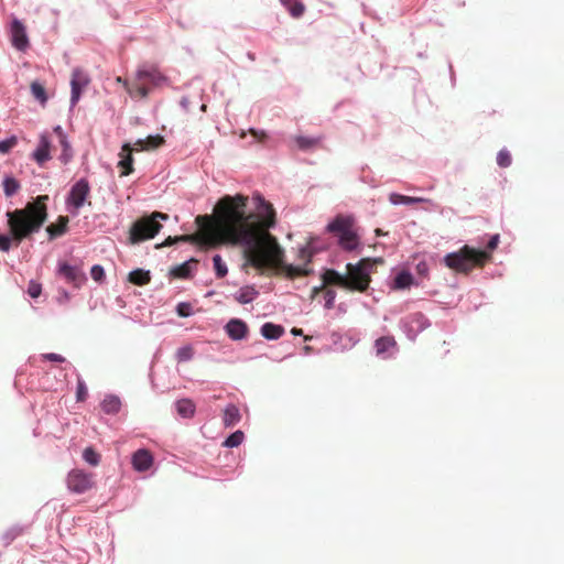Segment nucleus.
I'll return each instance as SVG.
<instances>
[{"label": "nucleus", "mask_w": 564, "mask_h": 564, "mask_svg": "<svg viewBox=\"0 0 564 564\" xmlns=\"http://www.w3.org/2000/svg\"><path fill=\"white\" fill-rule=\"evenodd\" d=\"M153 465V456L148 449H138L132 455V466L138 471H147Z\"/></svg>", "instance_id": "nucleus-16"}, {"label": "nucleus", "mask_w": 564, "mask_h": 564, "mask_svg": "<svg viewBox=\"0 0 564 564\" xmlns=\"http://www.w3.org/2000/svg\"><path fill=\"white\" fill-rule=\"evenodd\" d=\"M18 144V138L15 135L9 139L0 141V153H9Z\"/></svg>", "instance_id": "nucleus-36"}, {"label": "nucleus", "mask_w": 564, "mask_h": 564, "mask_svg": "<svg viewBox=\"0 0 564 564\" xmlns=\"http://www.w3.org/2000/svg\"><path fill=\"white\" fill-rule=\"evenodd\" d=\"M133 148L129 143H124L119 153L118 167L121 170L120 176H128L133 172Z\"/></svg>", "instance_id": "nucleus-14"}, {"label": "nucleus", "mask_w": 564, "mask_h": 564, "mask_svg": "<svg viewBox=\"0 0 564 564\" xmlns=\"http://www.w3.org/2000/svg\"><path fill=\"white\" fill-rule=\"evenodd\" d=\"M90 275L96 282H101L105 279V270L101 265L95 264L90 270Z\"/></svg>", "instance_id": "nucleus-41"}, {"label": "nucleus", "mask_w": 564, "mask_h": 564, "mask_svg": "<svg viewBox=\"0 0 564 564\" xmlns=\"http://www.w3.org/2000/svg\"><path fill=\"white\" fill-rule=\"evenodd\" d=\"M54 132L58 135L59 141L62 140L63 137H66L65 133L63 132V129L59 126L54 128Z\"/></svg>", "instance_id": "nucleus-50"}, {"label": "nucleus", "mask_w": 564, "mask_h": 564, "mask_svg": "<svg viewBox=\"0 0 564 564\" xmlns=\"http://www.w3.org/2000/svg\"><path fill=\"white\" fill-rule=\"evenodd\" d=\"M247 215H258L262 220L267 219V217H272V224L265 230L267 234L271 237L272 243L278 249L276 253L273 256L272 263L263 267H254L256 269L263 270L281 268L290 279L306 276L311 274L312 269L307 268V264L311 262L312 251L310 250L308 246L301 248L299 253L300 259L304 261V265L283 264V250L279 246L276 238L269 232V229L275 225V212L270 203L260 198L258 210L247 212Z\"/></svg>", "instance_id": "nucleus-3"}, {"label": "nucleus", "mask_w": 564, "mask_h": 564, "mask_svg": "<svg viewBox=\"0 0 564 564\" xmlns=\"http://www.w3.org/2000/svg\"><path fill=\"white\" fill-rule=\"evenodd\" d=\"M121 408V402L118 397L108 395L101 402V409L107 414H116Z\"/></svg>", "instance_id": "nucleus-23"}, {"label": "nucleus", "mask_w": 564, "mask_h": 564, "mask_svg": "<svg viewBox=\"0 0 564 564\" xmlns=\"http://www.w3.org/2000/svg\"><path fill=\"white\" fill-rule=\"evenodd\" d=\"M90 83L89 76L80 68H75L72 73L70 87H72V96L70 102L72 105H76L80 98L82 90L85 89Z\"/></svg>", "instance_id": "nucleus-11"}, {"label": "nucleus", "mask_w": 564, "mask_h": 564, "mask_svg": "<svg viewBox=\"0 0 564 564\" xmlns=\"http://www.w3.org/2000/svg\"><path fill=\"white\" fill-rule=\"evenodd\" d=\"M11 36L12 43L18 50L22 51L28 46L25 28L19 20H14L11 24Z\"/></svg>", "instance_id": "nucleus-17"}, {"label": "nucleus", "mask_w": 564, "mask_h": 564, "mask_svg": "<svg viewBox=\"0 0 564 564\" xmlns=\"http://www.w3.org/2000/svg\"><path fill=\"white\" fill-rule=\"evenodd\" d=\"M47 195H40L23 208L7 212L9 235L0 234V250L8 252L12 246L19 247L24 239L37 232L47 218Z\"/></svg>", "instance_id": "nucleus-2"}, {"label": "nucleus", "mask_w": 564, "mask_h": 564, "mask_svg": "<svg viewBox=\"0 0 564 564\" xmlns=\"http://www.w3.org/2000/svg\"><path fill=\"white\" fill-rule=\"evenodd\" d=\"M117 82H118L119 84H123V86L126 87V89H127V91L129 93V95H130V96H132V97H137V93H135V90H134V88H133V83H132V84H130L129 82L123 80L121 77H118V78H117Z\"/></svg>", "instance_id": "nucleus-47"}, {"label": "nucleus", "mask_w": 564, "mask_h": 564, "mask_svg": "<svg viewBox=\"0 0 564 564\" xmlns=\"http://www.w3.org/2000/svg\"><path fill=\"white\" fill-rule=\"evenodd\" d=\"M95 474L83 469H72L66 477V486L69 491L82 495L95 487Z\"/></svg>", "instance_id": "nucleus-9"}, {"label": "nucleus", "mask_w": 564, "mask_h": 564, "mask_svg": "<svg viewBox=\"0 0 564 564\" xmlns=\"http://www.w3.org/2000/svg\"><path fill=\"white\" fill-rule=\"evenodd\" d=\"M395 345H397V341H395L394 337L382 336V337L378 338L375 343L376 352H377V355H383L390 348L395 347Z\"/></svg>", "instance_id": "nucleus-24"}, {"label": "nucleus", "mask_w": 564, "mask_h": 564, "mask_svg": "<svg viewBox=\"0 0 564 564\" xmlns=\"http://www.w3.org/2000/svg\"><path fill=\"white\" fill-rule=\"evenodd\" d=\"M166 82V77L158 69L156 66H143L138 69L133 88L137 97L145 98L149 95V86L160 87Z\"/></svg>", "instance_id": "nucleus-8"}, {"label": "nucleus", "mask_w": 564, "mask_h": 564, "mask_svg": "<svg viewBox=\"0 0 564 564\" xmlns=\"http://www.w3.org/2000/svg\"><path fill=\"white\" fill-rule=\"evenodd\" d=\"M87 394H88V392H87V388H86L85 383L82 380H79L77 383V391H76L77 401H79V402L85 401L87 398Z\"/></svg>", "instance_id": "nucleus-43"}, {"label": "nucleus", "mask_w": 564, "mask_h": 564, "mask_svg": "<svg viewBox=\"0 0 564 564\" xmlns=\"http://www.w3.org/2000/svg\"><path fill=\"white\" fill-rule=\"evenodd\" d=\"M176 411L183 417H192L195 413V404L189 399H182L176 402Z\"/></svg>", "instance_id": "nucleus-25"}, {"label": "nucleus", "mask_w": 564, "mask_h": 564, "mask_svg": "<svg viewBox=\"0 0 564 564\" xmlns=\"http://www.w3.org/2000/svg\"><path fill=\"white\" fill-rule=\"evenodd\" d=\"M176 312L182 317H187L192 313V307L187 303H180L176 307Z\"/></svg>", "instance_id": "nucleus-45"}, {"label": "nucleus", "mask_w": 564, "mask_h": 564, "mask_svg": "<svg viewBox=\"0 0 564 564\" xmlns=\"http://www.w3.org/2000/svg\"><path fill=\"white\" fill-rule=\"evenodd\" d=\"M197 261L195 259H191L189 261H186L171 270L172 275L180 279H186L191 275V263H196Z\"/></svg>", "instance_id": "nucleus-27"}, {"label": "nucleus", "mask_w": 564, "mask_h": 564, "mask_svg": "<svg viewBox=\"0 0 564 564\" xmlns=\"http://www.w3.org/2000/svg\"><path fill=\"white\" fill-rule=\"evenodd\" d=\"M145 140L147 150L156 149L164 143V138L156 135H149Z\"/></svg>", "instance_id": "nucleus-38"}, {"label": "nucleus", "mask_w": 564, "mask_h": 564, "mask_svg": "<svg viewBox=\"0 0 564 564\" xmlns=\"http://www.w3.org/2000/svg\"><path fill=\"white\" fill-rule=\"evenodd\" d=\"M499 243V235H494L487 243V250H479L467 245L458 251L445 256V264L459 273H468L476 267H484L491 259V252Z\"/></svg>", "instance_id": "nucleus-5"}, {"label": "nucleus", "mask_w": 564, "mask_h": 564, "mask_svg": "<svg viewBox=\"0 0 564 564\" xmlns=\"http://www.w3.org/2000/svg\"><path fill=\"white\" fill-rule=\"evenodd\" d=\"M90 193V186L86 178H80L70 188L67 203L79 209L85 205Z\"/></svg>", "instance_id": "nucleus-10"}, {"label": "nucleus", "mask_w": 564, "mask_h": 564, "mask_svg": "<svg viewBox=\"0 0 564 564\" xmlns=\"http://www.w3.org/2000/svg\"><path fill=\"white\" fill-rule=\"evenodd\" d=\"M512 162L511 155L507 150H501L497 155V163L500 167H508Z\"/></svg>", "instance_id": "nucleus-39"}, {"label": "nucleus", "mask_w": 564, "mask_h": 564, "mask_svg": "<svg viewBox=\"0 0 564 564\" xmlns=\"http://www.w3.org/2000/svg\"><path fill=\"white\" fill-rule=\"evenodd\" d=\"M389 200L393 205H400V204L410 205V204H414V203L425 202V199L422 197H411V196H405V195H401V194H397V193H391L389 196Z\"/></svg>", "instance_id": "nucleus-26"}, {"label": "nucleus", "mask_w": 564, "mask_h": 564, "mask_svg": "<svg viewBox=\"0 0 564 564\" xmlns=\"http://www.w3.org/2000/svg\"><path fill=\"white\" fill-rule=\"evenodd\" d=\"M292 334H293V335H296V336H297V335H302V334H303V330H302L301 328H295V327H294V328L292 329Z\"/></svg>", "instance_id": "nucleus-52"}, {"label": "nucleus", "mask_w": 564, "mask_h": 564, "mask_svg": "<svg viewBox=\"0 0 564 564\" xmlns=\"http://www.w3.org/2000/svg\"><path fill=\"white\" fill-rule=\"evenodd\" d=\"M83 458L91 466H97L100 462V455L93 447L85 448Z\"/></svg>", "instance_id": "nucleus-34"}, {"label": "nucleus", "mask_w": 564, "mask_h": 564, "mask_svg": "<svg viewBox=\"0 0 564 564\" xmlns=\"http://www.w3.org/2000/svg\"><path fill=\"white\" fill-rule=\"evenodd\" d=\"M288 10L293 18H300L305 11V6L302 2L295 0L291 6L288 7Z\"/></svg>", "instance_id": "nucleus-37"}, {"label": "nucleus", "mask_w": 564, "mask_h": 564, "mask_svg": "<svg viewBox=\"0 0 564 564\" xmlns=\"http://www.w3.org/2000/svg\"><path fill=\"white\" fill-rule=\"evenodd\" d=\"M128 280L130 283H132L134 285H139V286L145 285V284L150 283V281H151L150 271H145L142 269H135L129 273Z\"/></svg>", "instance_id": "nucleus-21"}, {"label": "nucleus", "mask_w": 564, "mask_h": 564, "mask_svg": "<svg viewBox=\"0 0 564 564\" xmlns=\"http://www.w3.org/2000/svg\"><path fill=\"white\" fill-rule=\"evenodd\" d=\"M259 292L253 286H243L236 294L235 300L240 304L251 303Z\"/></svg>", "instance_id": "nucleus-22"}, {"label": "nucleus", "mask_w": 564, "mask_h": 564, "mask_svg": "<svg viewBox=\"0 0 564 564\" xmlns=\"http://www.w3.org/2000/svg\"><path fill=\"white\" fill-rule=\"evenodd\" d=\"M20 188L19 182L13 177H7L3 181V191L6 196H13Z\"/></svg>", "instance_id": "nucleus-30"}, {"label": "nucleus", "mask_w": 564, "mask_h": 564, "mask_svg": "<svg viewBox=\"0 0 564 564\" xmlns=\"http://www.w3.org/2000/svg\"><path fill=\"white\" fill-rule=\"evenodd\" d=\"M169 215L154 212L150 216H144L133 223L130 228L129 240L131 243H138L143 240L152 239L160 231L162 225L160 220H167Z\"/></svg>", "instance_id": "nucleus-7"}, {"label": "nucleus", "mask_w": 564, "mask_h": 564, "mask_svg": "<svg viewBox=\"0 0 564 564\" xmlns=\"http://www.w3.org/2000/svg\"><path fill=\"white\" fill-rule=\"evenodd\" d=\"M52 143L46 134H42L39 140V144L32 153L33 160L43 166L47 161L52 159L51 155Z\"/></svg>", "instance_id": "nucleus-12"}, {"label": "nucleus", "mask_w": 564, "mask_h": 564, "mask_svg": "<svg viewBox=\"0 0 564 564\" xmlns=\"http://www.w3.org/2000/svg\"><path fill=\"white\" fill-rule=\"evenodd\" d=\"M31 91L35 99H37L41 104H45L47 100L46 91L43 85L37 82H33L31 84Z\"/></svg>", "instance_id": "nucleus-32"}, {"label": "nucleus", "mask_w": 564, "mask_h": 564, "mask_svg": "<svg viewBox=\"0 0 564 564\" xmlns=\"http://www.w3.org/2000/svg\"><path fill=\"white\" fill-rule=\"evenodd\" d=\"M325 307L332 308L336 299V292L332 289L324 290Z\"/></svg>", "instance_id": "nucleus-42"}, {"label": "nucleus", "mask_w": 564, "mask_h": 564, "mask_svg": "<svg viewBox=\"0 0 564 564\" xmlns=\"http://www.w3.org/2000/svg\"><path fill=\"white\" fill-rule=\"evenodd\" d=\"M68 221L67 216H59L56 223L48 225L46 232L48 234L50 240L63 236L67 231Z\"/></svg>", "instance_id": "nucleus-18"}, {"label": "nucleus", "mask_w": 564, "mask_h": 564, "mask_svg": "<svg viewBox=\"0 0 564 564\" xmlns=\"http://www.w3.org/2000/svg\"><path fill=\"white\" fill-rule=\"evenodd\" d=\"M41 292H42L41 284L31 281L30 284H29V288H28V294L31 297L35 299V297L40 296Z\"/></svg>", "instance_id": "nucleus-44"}, {"label": "nucleus", "mask_w": 564, "mask_h": 564, "mask_svg": "<svg viewBox=\"0 0 564 564\" xmlns=\"http://www.w3.org/2000/svg\"><path fill=\"white\" fill-rule=\"evenodd\" d=\"M58 273L75 286H79L86 281V275L79 268L67 263L59 264Z\"/></svg>", "instance_id": "nucleus-13"}, {"label": "nucleus", "mask_w": 564, "mask_h": 564, "mask_svg": "<svg viewBox=\"0 0 564 564\" xmlns=\"http://www.w3.org/2000/svg\"><path fill=\"white\" fill-rule=\"evenodd\" d=\"M413 282V276L411 273L406 271L400 272L394 279V288L395 289H405L409 288Z\"/></svg>", "instance_id": "nucleus-29"}, {"label": "nucleus", "mask_w": 564, "mask_h": 564, "mask_svg": "<svg viewBox=\"0 0 564 564\" xmlns=\"http://www.w3.org/2000/svg\"><path fill=\"white\" fill-rule=\"evenodd\" d=\"M281 3L284 6V7H289L291 6L295 0H280Z\"/></svg>", "instance_id": "nucleus-51"}, {"label": "nucleus", "mask_w": 564, "mask_h": 564, "mask_svg": "<svg viewBox=\"0 0 564 564\" xmlns=\"http://www.w3.org/2000/svg\"><path fill=\"white\" fill-rule=\"evenodd\" d=\"M213 262L217 278H224L228 273V269L221 257L219 254H215L213 257Z\"/></svg>", "instance_id": "nucleus-35"}, {"label": "nucleus", "mask_w": 564, "mask_h": 564, "mask_svg": "<svg viewBox=\"0 0 564 564\" xmlns=\"http://www.w3.org/2000/svg\"><path fill=\"white\" fill-rule=\"evenodd\" d=\"M226 332L232 340H241L248 335V325L238 318L230 319L226 325Z\"/></svg>", "instance_id": "nucleus-15"}, {"label": "nucleus", "mask_w": 564, "mask_h": 564, "mask_svg": "<svg viewBox=\"0 0 564 564\" xmlns=\"http://www.w3.org/2000/svg\"><path fill=\"white\" fill-rule=\"evenodd\" d=\"M247 204L248 197L242 194L225 195L218 200L213 217L196 218L200 227L198 232L170 236L162 246L167 247L177 241H186L205 249L223 245L241 247L250 265H268L272 263L273 256L278 251L265 230L272 224V217L262 220L258 215H247Z\"/></svg>", "instance_id": "nucleus-1"}, {"label": "nucleus", "mask_w": 564, "mask_h": 564, "mask_svg": "<svg viewBox=\"0 0 564 564\" xmlns=\"http://www.w3.org/2000/svg\"><path fill=\"white\" fill-rule=\"evenodd\" d=\"M42 359L53 361V362H64L65 361V358L62 355L54 354V352L43 354Z\"/></svg>", "instance_id": "nucleus-46"}, {"label": "nucleus", "mask_w": 564, "mask_h": 564, "mask_svg": "<svg viewBox=\"0 0 564 564\" xmlns=\"http://www.w3.org/2000/svg\"><path fill=\"white\" fill-rule=\"evenodd\" d=\"M375 232H376V236H384V235H387V232H383V231H382L381 229H379V228H378V229H376V231H375Z\"/></svg>", "instance_id": "nucleus-53"}, {"label": "nucleus", "mask_w": 564, "mask_h": 564, "mask_svg": "<svg viewBox=\"0 0 564 564\" xmlns=\"http://www.w3.org/2000/svg\"><path fill=\"white\" fill-rule=\"evenodd\" d=\"M193 357V349L192 347H182L177 350L176 352V358L180 362L182 361H187L189 359H192Z\"/></svg>", "instance_id": "nucleus-40"}, {"label": "nucleus", "mask_w": 564, "mask_h": 564, "mask_svg": "<svg viewBox=\"0 0 564 564\" xmlns=\"http://www.w3.org/2000/svg\"><path fill=\"white\" fill-rule=\"evenodd\" d=\"M326 285H327V284H324V283H323L321 286H315V288H313V290H312V294H311V299H312V300H314V299L316 297V295H317L321 291L325 290V286H326Z\"/></svg>", "instance_id": "nucleus-48"}, {"label": "nucleus", "mask_w": 564, "mask_h": 564, "mask_svg": "<svg viewBox=\"0 0 564 564\" xmlns=\"http://www.w3.org/2000/svg\"><path fill=\"white\" fill-rule=\"evenodd\" d=\"M295 142L301 150H311L317 147L321 142V138H308L299 135L295 138Z\"/></svg>", "instance_id": "nucleus-28"}, {"label": "nucleus", "mask_w": 564, "mask_h": 564, "mask_svg": "<svg viewBox=\"0 0 564 564\" xmlns=\"http://www.w3.org/2000/svg\"><path fill=\"white\" fill-rule=\"evenodd\" d=\"M375 260L361 259L356 264L347 263L346 274L343 275L334 269H327L322 274L324 284H335L348 291L365 292L371 282L370 270Z\"/></svg>", "instance_id": "nucleus-4"}, {"label": "nucleus", "mask_w": 564, "mask_h": 564, "mask_svg": "<svg viewBox=\"0 0 564 564\" xmlns=\"http://www.w3.org/2000/svg\"><path fill=\"white\" fill-rule=\"evenodd\" d=\"M243 438H245L243 432L236 431L225 440L223 445L225 447H237L243 442Z\"/></svg>", "instance_id": "nucleus-31"}, {"label": "nucleus", "mask_w": 564, "mask_h": 564, "mask_svg": "<svg viewBox=\"0 0 564 564\" xmlns=\"http://www.w3.org/2000/svg\"><path fill=\"white\" fill-rule=\"evenodd\" d=\"M326 230L338 238V245L346 251H352L359 246V237L351 216L337 215Z\"/></svg>", "instance_id": "nucleus-6"}, {"label": "nucleus", "mask_w": 564, "mask_h": 564, "mask_svg": "<svg viewBox=\"0 0 564 564\" xmlns=\"http://www.w3.org/2000/svg\"><path fill=\"white\" fill-rule=\"evenodd\" d=\"M59 143L63 148L62 154L59 155V160L63 164H67L73 158L70 144L68 143L66 137H63Z\"/></svg>", "instance_id": "nucleus-33"}, {"label": "nucleus", "mask_w": 564, "mask_h": 564, "mask_svg": "<svg viewBox=\"0 0 564 564\" xmlns=\"http://www.w3.org/2000/svg\"><path fill=\"white\" fill-rule=\"evenodd\" d=\"M135 149L137 150H147V144H145V140L144 139H139L135 143Z\"/></svg>", "instance_id": "nucleus-49"}, {"label": "nucleus", "mask_w": 564, "mask_h": 564, "mask_svg": "<svg viewBox=\"0 0 564 564\" xmlns=\"http://www.w3.org/2000/svg\"><path fill=\"white\" fill-rule=\"evenodd\" d=\"M284 333V328L281 325H275L273 323H264L261 326V335L267 339H278Z\"/></svg>", "instance_id": "nucleus-20"}, {"label": "nucleus", "mask_w": 564, "mask_h": 564, "mask_svg": "<svg viewBox=\"0 0 564 564\" xmlns=\"http://www.w3.org/2000/svg\"><path fill=\"white\" fill-rule=\"evenodd\" d=\"M241 420L239 409L235 404H228L223 413V423L226 427L235 426Z\"/></svg>", "instance_id": "nucleus-19"}]
</instances>
